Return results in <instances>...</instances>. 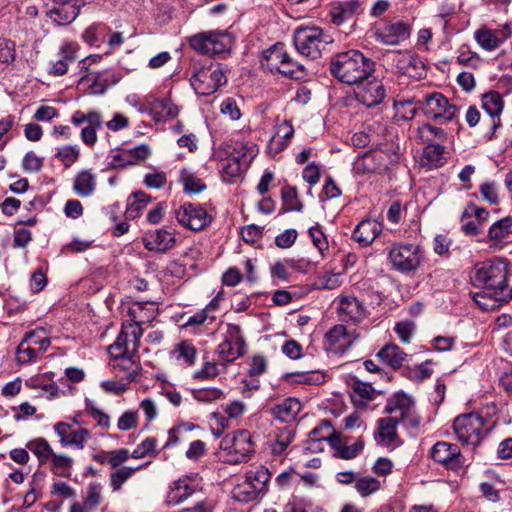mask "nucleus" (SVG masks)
I'll use <instances>...</instances> for the list:
<instances>
[{
  "label": "nucleus",
  "mask_w": 512,
  "mask_h": 512,
  "mask_svg": "<svg viewBox=\"0 0 512 512\" xmlns=\"http://www.w3.org/2000/svg\"><path fill=\"white\" fill-rule=\"evenodd\" d=\"M508 264L502 259L477 263L471 272L474 286L482 292L475 294L474 300L483 310H493L512 299V289L507 284Z\"/></svg>",
  "instance_id": "1"
},
{
  "label": "nucleus",
  "mask_w": 512,
  "mask_h": 512,
  "mask_svg": "<svg viewBox=\"0 0 512 512\" xmlns=\"http://www.w3.org/2000/svg\"><path fill=\"white\" fill-rule=\"evenodd\" d=\"M374 70V63L358 50L337 54L330 63V72L339 81L354 85L366 80Z\"/></svg>",
  "instance_id": "2"
},
{
  "label": "nucleus",
  "mask_w": 512,
  "mask_h": 512,
  "mask_svg": "<svg viewBox=\"0 0 512 512\" xmlns=\"http://www.w3.org/2000/svg\"><path fill=\"white\" fill-rule=\"evenodd\" d=\"M400 158L398 145L385 144L379 148L359 155L352 165V171L357 176H365L373 173H384L391 169Z\"/></svg>",
  "instance_id": "3"
},
{
  "label": "nucleus",
  "mask_w": 512,
  "mask_h": 512,
  "mask_svg": "<svg viewBox=\"0 0 512 512\" xmlns=\"http://www.w3.org/2000/svg\"><path fill=\"white\" fill-rule=\"evenodd\" d=\"M254 450L250 432L239 430L222 438L218 457L224 463L236 465L249 461Z\"/></svg>",
  "instance_id": "4"
},
{
  "label": "nucleus",
  "mask_w": 512,
  "mask_h": 512,
  "mask_svg": "<svg viewBox=\"0 0 512 512\" xmlns=\"http://www.w3.org/2000/svg\"><path fill=\"white\" fill-rule=\"evenodd\" d=\"M293 42L297 51L308 58L316 59L327 44L332 42L329 35L316 26L299 27L295 30Z\"/></svg>",
  "instance_id": "5"
},
{
  "label": "nucleus",
  "mask_w": 512,
  "mask_h": 512,
  "mask_svg": "<svg viewBox=\"0 0 512 512\" xmlns=\"http://www.w3.org/2000/svg\"><path fill=\"white\" fill-rule=\"evenodd\" d=\"M385 412L406 428H417L421 423V417L416 411L413 397L404 392L394 393L387 400Z\"/></svg>",
  "instance_id": "6"
},
{
  "label": "nucleus",
  "mask_w": 512,
  "mask_h": 512,
  "mask_svg": "<svg viewBox=\"0 0 512 512\" xmlns=\"http://www.w3.org/2000/svg\"><path fill=\"white\" fill-rule=\"evenodd\" d=\"M388 259L393 268L401 273L416 271L423 261V251L412 243H394L388 250Z\"/></svg>",
  "instance_id": "7"
},
{
  "label": "nucleus",
  "mask_w": 512,
  "mask_h": 512,
  "mask_svg": "<svg viewBox=\"0 0 512 512\" xmlns=\"http://www.w3.org/2000/svg\"><path fill=\"white\" fill-rule=\"evenodd\" d=\"M188 42L200 54L216 55L230 51L232 37L223 31H205L192 35Z\"/></svg>",
  "instance_id": "8"
},
{
  "label": "nucleus",
  "mask_w": 512,
  "mask_h": 512,
  "mask_svg": "<svg viewBox=\"0 0 512 512\" xmlns=\"http://www.w3.org/2000/svg\"><path fill=\"white\" fill-rule=\"evenodd\" d=\"M227 82L226 75L219 65L195 68L190 83L198 95L208 96L215 93Z\"/></svg>",
  "instance_id": "9"
},
{
  "label": "nucleus",
  "mask_w": 512,
  "mask_h": 512,
  "mask_svg": "<svg viewBox=\"0 0 512 512\" xmlns=\"http://www.w3.org/2000/svg\"><path fill=\"white\" fill-rule=\"evenodd\" d=\"M485 421L478 413L462 414L453 422L456 438L463 444L476 446L484 437Z\"/></svg>",
  "instance_id": "10"
},
{
  "label": "nucleus",
  "mask_w": 512,
  "mask_h": 512,
  "mask_svg": "<svg viewBox=\"0 0 512 512\" xmlns=\"http://www.w3.org/2000/svg\"><path fill=\"white\" fill-rule=\"evenodd\" d=\"M245 351V341L242 336L241 328L236 324H228L224 335V340L218 345L217 353L223 369H226L229 363L243 356Z\"/></svg>",
  "instance_id": "11"
},
{
  "label": "nucleus",
  "mask_w": 512,
  "mask_h": 512,
  "mask_svg": "<svg viewBox=\"0 0 512 512\" xmlns=\"http://www.w3.org/2000/svg\"><path fill=\"white\" fill-rule=\"evenodd\" d=\"M143 334V329L136 324L123 322L122 330L116 341L109 346L111 357H119L125 354H136L139 347V340Z\"/></svg>",
  "instance_id": "12"
},
{
  "label": "nucleus",
  "mask_w": 512,
  "mask_h": 512,
  "mask_svg": "<svg viewBox=\"0 0 512 512\" xmlns=\"http://www.w3.org/2000/svg\"><path fill=\"white\" fill-rule=\"evenodd\" d=\"M422 110L427 117L443 122L453 120L457 113L456 106L440 92L426 94L422 99Z\"/></svg>",
  "instance_id": "13"
},
{
  "label": "nucleus",
  "mask_w": 512,
  "mask_h": 512,
  "mask_svg": "<svg viewBox=\"0 0 512 512\" xmlns=\"http://www.w3.org/2000/svg\"><path fill=\"white\" fill-rule=\"evenodd\" d=\"M71 123L76 127L87 123L81 130L80 138L87 146H94L98 139L97 130L103 125V116L97 110H77L71 116Z\"/></svg>",
  "instance_id": "14"
},
{
  "label": "nucleus",
  "mask_w": 512,
  "mask_h": 512,
  "mask_svg": "<svg viewBox=\"0 0 512 512\" xmlns=\"http://www.w3.org/2000/svg\"><path fill=\"white\" fill-rule=\"evenodd\" d=\"M356 329L347 328L338 324L332 327L324 337V348L335 355L344 354L358 338Z\"/></svg>",
  "instance_id": "15"
},
{
  "label": "nucleus",
  "mask_w": 512,
  "mask_h": 512,
  "mask_svg": "<svg viewBox=\"0 0 512 512\" xmlns=\"http://www.w3.org/2000/svg\"><path fill=\"white\" fill-rule=\"evenodd\" d=\"M175 216L179 224L193 231H200L211 222L207 211L202 206L193 203L182 204L175 211Z\"/></svg>",
  "instance_id": "16"
},
{
  "label": "nucleus",
  "mask_w": 512,
  "mask_h": 512,
  "mask_svg": "<svg viewBox=\"0 0 512 512\" xmlns=\"http://www.w3.org/2000/svg\"><path fill=\"white\" fill-rule=\"evenodd\" d=\"M246 410V404L240 400L222 404L217 411L210 415L211 420H214L217 425L214 435L220 437L224 430L230 427V422L239 420Z\"/></svg>",
  "instance_id": "17"
},
{
  "label": "nucleus",
  "mask_w": 512,
  "mask_h": 512,
  "mask_svg": "<svg viewBox=\"0 0 512 512\" xmlns=\"http://www.w3.org/2000/svg\"><path fill=\"white\" fill-rule=\"evenodd\" d=\"M53 429L59 437L62 447H74L82 450L91 436L88 429L82 427L75 428L72 424L62 421L54 424Z\"/></svg>",
  "instance_id": "18"
},
{
  "label": "nucleus",
  "mask_w": 512,
  "mask_h": 512,
  "mask_svg": "<svg viewBox=\"0 0 512 512\" xmlns=\"http://www.w3.org/2000/svg\"><path fill=\"white\" fill-rule=\"evenodd\" d=\"M393 64L399 73L411 79L420 80L426 76V66L423 61L409 51L395 54Z\"/></svg>",
  "instance_id": "19"
},
{
  "label": "nucleus",
  "mask_w": 512,
  "mask_h": 512,
  "mask_svg": "<svg viewBox=\"0 0 512 512\" xmlns=\"http://www.w3.org/2000/svg\"><path fill=\"white\" fill-rule=\"evenodd\" d=\"M151 154L146 144L137 145L130 149H115L111 151V165L115 168L134 166L143 163Z\"/></svg>",
  "instance_id": "20"
},
{
  "label": "nucleus",
  "mask_w": 512,
  "mask_h": 512,
  "mask_svg": "<svg viewBox=\"0 0 512 512\" xmlns=\"http://www.w3.org/2000/svg\"><path fill=\"white\" fill-rule=\"evenodd\" d=\"M356 97L359 102L367 107H374L382 103L386 97V89L381 80L368 78L359 83Z\"/></svg>",
  "instance_id": "21"
},
{
  "label": "nucleus",
  "mask_w": 512,
  "mask_h": 512,
  "mask_svg": "<svg viewBox=\"0 0 512 512\" xmlns=\"http://www.w3.org/2000/svg\"><path fill=\"white\" fill-rule=\"evenodd\" d=\"M199 488L198 477L182 476L169 485L167 501L169 504H179L192 496Z\"/></svg>",
  "instance_id": "22"
},
{
  "label": "nucleus",
  "mask_w": 512,
  "mask_h": 512,
  "mask_svg": "<svg viewBox=\"0 0 512 512\" xmlns=\"http://www.w3.org/2000/svg\"><path fill=\"white\" fill-rule=\"evenodd\" d=\"M337 312L343 321L361 322L367 316V309L362 301L353 295H342L337 299Z\"/></svg>",
  "instance_id": "23"
},
{
  "label": "nucleus",
  "mask_w": 512,
  "mask_h": 512,
  "mask_svg": "<svg viewBox=\"0 0 512 512\" xmlns=\"http://www.w3.org/2000/svg\"><path fill=\"white\" fill-rule=\"evenodd\" d=\"M142 241L147 250L165 253L175 246L176 238L174 233L169 230L157 229L146 233Z\"/></svg>",
  "instance_id": "24"
},
{
  "label": "nucleus",
  "mask_w": 512,
  "mask_h": 512,
  "mask_svg": "<svg viewBox=\"0 0 512 512\" xmlns=\"http://www.w3.org/2000/svg\"><path fill=\"white\" fill-rule=\"evenodd\" d=\"M362 11L359 0H345L333 3L330 7L329 15L331 22L336 26H340L361 14Z\"/></svg>",
  "instance_id": "25"
},
{
  "label": "nucleus",
  "mask_w": 512,
  "mask_h": 512,
  "mask_svg": "<svg viewBox=\"0 0 512 512\" xmlns=\"http://www.w3.org/2000/svg\"><path fill=\"white\" fill-rule=\"evenodd\" d=\"M410 26L402 21L390 23L375 32L378 42L385 45H396L410 36Z\"/></svg>",
  "instance_id": "26"
},
{
  "label": "nucleus",
  "mask_w": 512,
  "mask_h": 512,
  "mask_svg": "<svg viewBox=\"0 0 512 512\" xmlns=\"http://www.w3.org/2000/svg\"><path fill=\"white\" fill-rule=\"evenodd\" d=\"M275 129L267 147L268 153L273 157L285 150L294 136V128L288 120L277 123Z\"/></svg>",
  "instance_id": "27"
},
{
  "label": "nucleus",
  "mask_w": 512,
  "mask_h": 512,
  "mask_svg": "<svg viewBox=\"0 0 512 512\" xmlns=\"http://www.w3.org/2000/svg\"><path fill=\"white\" fill-rule=\"evenodd\" d=\"M135 356L136 354H125L119 357H112L113 370L121 379L131 382L140 373L141 367Z\"/></svg>",
  "instance_id": "28"
},
{
  "label": "nucleus",
  "mask_w": 512,
  "mask_h": 512,
  "mask_svg": "<svg viewBox=\"0 0 512 512\" xmlns=\"http://www.w3.org/2000/svg\"><path fill=\"white\" fill-rule=\"evenodd\" d=\"M382 232V224L376 220L366 219L361 221L353 231V239L361 246L367 247Z\"/></svg>",
  "instance_id": "29"
},
{
  "label": "nucleus",
  "mask_w": 512,
  "mask_h": 512,
  "mask_svg": "<svg viewBox=\"0 0 512 512\" xmlns=\"http://www.w3.org/2000/svg\"><path fill=\"white\" fill-rule=\"evenodd\" d=\"M157 315V308L151 302H136L128 309L129 324H136L142 328L143 324L150 323Z\"/></svg>",
  "instance_id": "30"
},
{
  "label": "nucleus",
  "mask_w": 512,
  "mask_h": 512,
  "mask_svg": "<svg viewBox=\"0 0 512 512\" xmlns=\"http://www.w3.org/2000/svg\"><path fill=\"white\" fill-rule=\"evenodd\" d=\"M286 59L287 52L285 50L284 44L276 43L264 51L261 59V65L272 73L281 74L282 66Z\"/></svg>",
  "instance_id": "31"
},
{
  "label": "nucleus",
  "mask_w": 512,
  "mask_h": 512,
  "mask_svg": "<svg viewBox=\"0 0 512 512\" xmlns=\"http://www.w3.org/2000/svg\"><path fill=\"white\" fill-rule=\"evenodd\" d=\"M84 79L89 83L90 93L94 95L105 93L110 86L119 81L110 71L89 72Z\"/></svg>",
  "instance_id": "32"
},
{
  "label": "nucleus",
  "mask_w": 512,
  "mask_h": 512,
  "mask_svg": "<svg viewBox=\"0 0 512 512\" xmlns=\"http://www.w3.org/2000/svg\"><path fill=\"white\" fill-rule=\"evenodd\" d=\"M503 107V98L498 92L490 91L482 96V108L491 118V126L494 130L500 126L499 117Z\"/></svg>",
  "instance_id": "33"
},
{
  "label": "nucleus",
  "mask_w": 512,
  "mask_h": 512,
  "mask_svg": "<svg viewBox=\"0 0 512 512\" xmlns=\"http://www.w3.org/2000/svg\"><path fill=\"white\" fill-rule=\"evenodd\" d=\"M460 450L458 446L448 442H437L432 450L431 457L438 463L453 467L458 463Z\"/></svg>",
  "instance_id": "34"
},
{
  "label": "nucleus",
  "mask_w": 512,
  "mask_h": 512,
  "mask_svg": "<svg viewBox=\"0 0 512 512\" xmlns=\"http://www.w3.org/2000/svg\"><path fill=\"white\" fill-rule=\"evenodd\" d=\"M351 401L355 407L365 408L376 397V391L371 384L355 380L351 385Z\"/></svg>",
  "instance_id": "35"
},
{
  "label": "nucleus",
  "mask_w": 512,
  "mask_h": 512,
  "mask_svg": "<svg viewBox=\"0 0 512 512\" xmlns=\"http://www.w3.org/2000/svg\"><path fill=\"white\" fill-rule=\"evenodd\" d=\"M148 114L155 121H165L178 115V108L168 99H157L151 96L149 100Z\"/></svg>",
  "instance_id": "36"
},
{
  "label": "nucleus",
  "mask_w": 512,
  "mask_h": 512,
  "mask_svg": "<svg viewBox=\"0 0 512 512\" xmlns=\"http://www.w3.org/2000/svg\"><path fill=\"white\" fill-rule=\"evenodd\" d=\"M300 411L301 403L294 397L284 399L271 409L273 416L285 423L295 420Z\"/></svg>",
  "instance_id": "37"
},
{
  "label": "nucleus",
  "mask_w": 512,
  "mask_h": 512,
  "mask_svg": "<svg viewBox=\"0 0 512 512\" xmlns=\"http://www.w3.org/2000/svg\"><path fill=\"white\" fill-rule=\"evenodd\" d=\"M96 188V176L90 169L78 172L73 181V191L80 197L91 196Z\"/></svg>",
  "instance_id": "38"
},
{
  "label": "nucleus",
  "mask_w": 512,
  "mask_h": 512,
  "mask_svg": "<svg viewBox=\"0 0 512 512\" xmlns=\"http://www.w3.org/2000/svg\"><path fill=\"white\" fill-rule=\"evenodd\" d=\"M198 356L197 348L191 341L177 343L171 351V357L183 366H193Z\"/></svg>",
  "instance_id": "39"
},
{
  "label": "nucleus",
  "mask_w": 512,
  "mask_h": 512,
  "mask_svg": "<svg viewBox=\"0 0 512 512\" xmlns=\"http://www.w3.org/2000/svg\"><path fill=\"white\" fill-rule=\"evenodd\" d=\"M445 153V147L443 145H426L421 157V165L428 169L439 168L446 162Z\"/></svg>",
  "instance_id": "40"
},
{
  "label": "nucleus",
  "mask_w": 512,
  "mask_h": 512,
  "mask_svg": "<svg viewBox=\"0 0 512 512\" xmlns=\"http://www.w3.org/2000/svg\"><path fill=\"white\" fill-rule=\"evenodd\" d=\"M51 326H37L35 329L25 333L23 340L28 344L34 345L38 351L46 352L51 342Z\"/></svg>",
  "instance_id": "41"
},
{
  "label": "nucleus",
  "mask_w": 512,
  "mask_h": 512,
  "mask_svg": "<svg viewBox=\"0 0 512 512\" xmlns=\"http://www.w3.org/2000/svg\"><path fill=\"white\" fill-rule=\"evenodd\" d=\"M264 492L261 488H256L245 473L243 481L234 487L232 495L235 500L248 503L256 500Z\"/></svg>",
  "instance_id": "42"
},
{
  "label": "nucleus",
  "mask_w": 512,
  "mask_h": 512,
  "mask_svg": "<svg viewBox=\"0 0 512 512\" xmlns=\"http://www.w3.org/2000/svg\"><path fill=\"white\" fill-rule=\"evenodd\" d=\"M264 492L261 488H256L245 473L243 481L234 487L232 495L235 500L248 503L256 500Z\"/></svg>",
  "instance_id": "43"
},
{
  "label": "nucleus",
  "mask_w": 512,
  "mask_h": 512,
  "mask_svg": "<svg viewBox=\"0 0 512 512\" xmlns=\"http://www.w3.org/2000/svg\"><path fill=\"white\" fill-rule=\"evenodd\" d=\"M394 110L397 117L403 120H412L417 111L422 109V99L414 96L394 101Z\"/></svg>",
  "instance_id": "44"
},
{
  "label": "nucleus",
  "mask_w": 512,
  "mask_h": 512,
  "mask_svg": "<svg viewBox=\"0 0 512 512\" xmlns=\"http://www.w3.org/2000/svg\"><path fill=\"white\" fill-rule=\"evenodd\" d=\"M377 357L392 368H400L408 355L397 345L387 344L379 350Z\"/></svg>",
  "instance_id": "45"
},
{
  "label": "nucleus",
  "mask_w": 512,
  "mask_h": 512,
  "mask_svg": "<svg viewBox=\"0 0 512 512\" xmlns=\"http://www.w3.org/2000/svg\"><path fill=\"white\" fill-rule=\"evenodd\" d=\"M80 12V8L76 4L64 3L59 7L51 9L50 18L59 25L71 23L76 19Z\"/></svg>",
  "instance_id": "46"
},
{
  "label": "nucleus",
  "mask_w": 512,
  "mask_h": 512,
  "mask_svg": "<svg viewBox=\"0 0 512 512\" xmlns=\"http://www.w3.org/2000/svg\"><path fill=\"white\" fill-rule=\"evenodd\" d=\"M26 448L35 455L41 465L47 464L54 453L49 442L42 437L29 440L26 444Z\"/></svg>",
  "instance_id": "47"
},
{
  "label": "nucleus",
  "mask_w": 512,
  "mask_h": 512,
  "mask_svg": "<svg viewBox=\"0 0 512 512\" xmlns=\"http://www.w3.org/2000/svg\"><path fill=\"white\" fill-rule=\"evenodd\" d=\"M415 138L421 144H434L435 141H443L446 133L442 128L432 126L428 123L420 125L415 132Z\"/></svg>",
  "instance_id": "48"
},
{
  "label": "nucleus",
  "mask_w": 512,
  "mask_h": 512,
  "mask_svg": "<svg viewBox=\"0 0 512 512\" xmlns=\"http://www.w3.org/2000/svg\"><path fill=\"white\" fill-rule=\"evenodd\" d=\"M232 148L235 154L233 156L243 161L244 165H250L259 152L257 144L248 140H237Z\"/></svg>",
  "instance_id": "49"
},
{
  "label": "nucleus",
  "mask_w": 512,
  "mask_h": 512,
  "mask_svg": "<svg viewBox=\"0 0 512 512\" xmlns=\"http://www.w3.org/2000/svg\"><path fill=\"white\" fill-rule=\"evenodd\" d=\"M397 424L401 422L391 417L379 420V442L386 446L395 445L397 440Z\"/></svg>",
  "instance_id": "50"
},
{
  "label": "nucleus",
  "mask_w": 512,
  "mask_h": 512,
  "mask_svg": "<svg viewBox=\"0 0 512 512\" xmlns=\"http://www.w3.org/2000/svg\"><path fill=\"white\" fill-rule=\"evenodd\" d=\"M179 181L187 194H197L206 189V185L194 172L187 168L180 170Z\"/></svg>",
  "instance_id": "51"
},
{
  "label": "nucleus",
  "mask_w": 512,
  "mask_h": 512,
  "mask_svg": "<svg viewBox=\"0 0 512 512\" xmlns=\"http://www.w3.org/2000/svg\"><path fill=\"white\" fill-rule=\"evenodd\" d=\"M215 319V315H208L207 311L200 310L195 314L189 316L182 326L186 330L194 334H197L202 331V327L212 324L215 321Z\"/></svg>",
  "instance_id": "52"
},
{
  "label": "nucleus",
  "mask_w": 512,
  "mask_h": 512,
  "mask_svg": "<svg viewBox=\"0 0 512 512\" xmlns=\"http://www.w3.org/2000/svg\"><path fill=\"white\" fill-rule=\"evenodd\" d=\"M474 38L477 44L487 51L495 50L502 42L496 31L487 29L485 27L476 30L474 33Z\"/></svg>",
  "instance_id": "53"
},
{
  "label": "nucleus",
  "mask_w": 512,
  "mask_h": 512,
  "mask_svg": "<svg viewBox=\"0 0 512 512\" xmlns=\"http://www.w3.org/2000/svg\"><path fill=\"white\" fill-rule=\"evenodd\" d=\"M248 166L238 158L230 156L221 163L220 171L225 181H231L233 178L239 177Z\"/></svg>",
  "instance_id": "54"
},
{
  "label": "nucleus",
  "mask_w": 512,
  "mask_h": 512,
  "mask_svg": "<svg viewBox=\"0 0 512 512\" xmlns=\"http://www.w3.org/2000/svg\"><path fill=\"white\" fill-rule=\"evenodd\" d=\"M74 460L65 454L53 453L48 463L53 474L66 477L70 475Z\"/></svg>",
  "instance_id": "55"
},
{
  "label": "nucleus",
  "mask_w": 512,
  "mask_h": 512,
  "mask_svg": "<svg viewBox=\"0 0 512 512\" xmlns=\"http://www.w3.org/2000/svg\"><path fill=\"white\" fill-rule=\"evenodd\" d=\"M148 463L139 465L137 467L123 466L110 474L109 482L113 491H118L122 485L134 475L138 470L146 467Z\"/></svg>",
  "instance_id": "56"
},
{
  "label": "nucleus",
  "mask_w": 512,
  "mask_h": 512,
  "mask_svg": "<svg viewBox=\"0 0 512 512\" xmlns=\"http://www.w3.org/2000/svg\"><path fill=\"white\" fill-rule=\"evenodd\" d=\"M43 353L42 351H38L34 345L28 344L22 339L17 347L16 361L21 365L30 364L36 362Z\"/></svg>",
  "instance_id": "57"
},
{
  "label": "nucleus",
  "mask_w": 512,
  "mask_h": 512,
  "mask_svg": "<svg viewBox=\"0 0 512 512\" xmlns=\"http://www.w3.org/2000/svg\"><path fill=\"white\" fill-rule=\"evenodd\" d=\"M281 198L283 201V210L285 212L297 211L303 209V204L298 198V191L294 186H285L281 190Z\"/></svg>",
  "instance_id": "58"
},
{
  "label": "nucleus",
  "mask_w": 512,
  "mask_h": 512,
  "mask_svg": "<svg viewBox=\"0 0 512 512\" xmlns=\"http://www.w3.org/2000/svg\"><path fill=\"white\" fill-rule=\"evenodd\" d=\"M80 156L78 145H64L56 148L55 158L59 160L65 168H70L76 163Z\"/></svg>",
  "instance_id": "59"
},
{
  "label": "nucleus",
  "mask_w": 512,
  "mask_h": 512,
  "mask_svg": "<svg viewBox=\"0 0 512 512\" xmlns=\"http://www.w3.org/2000/svg\"><path fill=\"white\" fill-rule=\"evenodd\" d=\"M295 433L292 429L284 427L279 429L275 434V441L272 444V453L274 455L283 454L287 447L293 442Z\"/></svg>",
  "instance_id": "60"
},
{
  "label": "nucleus",
  "mask_w": 512,
  "mask_h": 512,
  "mask_svg": "<svg viewBox=\"0 0 512 512\" xmlns=\"http://www.w3.org/2000/svg\"><path fill=\"white\" fill-rule=\"evenodd\" d=\"M151 198L145 192L139 191L129 198L126 209V216L128 218H136L140 212L147 206Z\"/></svg>",
  "instance_id": "61"
},
{
  "label": "nucleus",
  "mask_w": 512,
  "mask_h": 512,
  "mask_svg": "<svg viewBox=\"0 0 512 512\" xmlns=\"http://www.w3.org/2000/svg\"><path fill=\"white\" fill-rule=\"evenodd\" d=\"M248 479L256 486V488H261L266 491L268 483L270 481V472L269 470L262 466H251L247 471Z\"/></svg>",
  "instance_id": "62"
},
{
  "label": "nucleus",
  "mask_w": 512,
  "mask_h": 512,
  "mask_svg": "<svg viewBox=\"0 0 512 512\" xmlns=\"http://www.w3.org/2000/svg\"><path fill=\"white\" fill-rule=\"evenodd\" d=\"M381 482L371 476H363L355 481V489L362 497H368L380 490Z\"/></svg>",
  "instance_id": "63"
},
{
  "label": "nucleus",
  "mask_w": 512,
  "mask_h": 512,
  "mask_svg": "<svg viewBox=\"0 0 512 512\" xmlns=\"http://www.w3.org/2000/svg\"><path fill=\"white\" fill-rule=\"evenodd\" d=\"M512 232V218L505 217L495 222L489 229L488 237L491 240L500 241Z\"/></svg>",
  "instance_id": "64"
}]
</instances>
